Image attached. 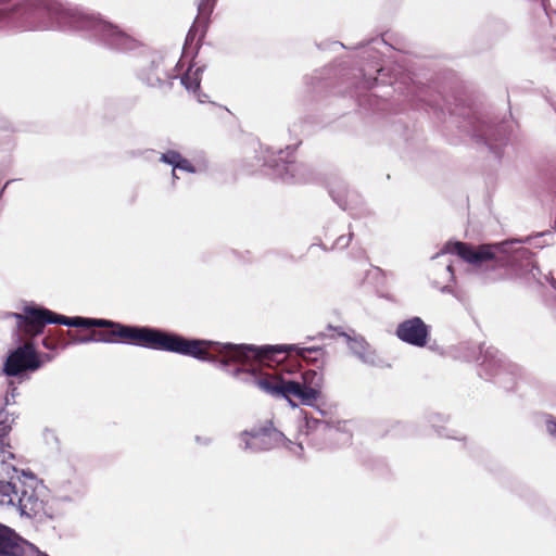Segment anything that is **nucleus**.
Returning a JSON list of instances; mask_svg holds the SVG:
<instances>
[{
	"instance_id": "nucleus-1",
	"label": "nucleus",
	"mask_w": 556,
	"mask_h": 556,
	"mask_svg": "<svg viewBox=\"0 0 556 556\" xmlns=\"http://www.w3.org/2000/svg\"><path fill=\"white\" fill-rule=\"evenodd\" d=\"M201 342L198 346L199 356L192 358L213 364L229 376L245 384L257 387L274 399L286 400L292 407L298 406L292 399L299 400L300 404L305 406L314 405L321 383L320 372H307L306 376H301L302 381H298L286 379L283 372L261 375L260 369L254 366V363H280L286 358L280 357L286 346L222 343L206 339H201Z\"/></svg>"
},
{
	"instance_id": "nucleus-2",
	"label": "nucleus",
	"mask_w": 556,
	"mask_h": 556,
	"mask_svg": "<svg viewBox=\"0 0 556 556\" xmlns=\"http://www.w3.org/2000/svg\"><path fill=\"white\" fill-rule=\"evenodd\" d=\"M15 31H78L84 37L116 51L135 49L136 40L118 26L60 0H0V29Z\"/></svg>"
},
{
	"instance_id": "nucleus-3",
	"label": "nucleus",
	"mask_w": 556,
	"mask_h": 556,
	"mask_svg": "<svg viewBox=\"0 0 556 556\" xmlns=\"http://www.w3.org/2000/svg\"><path fill=\"white\" fill-rule=\"evenodd\" d=\"M122 343L148 350L175 353L184 356H199L198 346L201 339L187 338L179 333L161 328L123 324L121 328Z\"/></svg>"
},
{
	"instance_id": "nucleus-4",
	"label": "nucleus",
	"mask_w": 556,
	"mask_h": 556,
	"mask_svg": "<svg viewBox=\"0 0 556 556\" xmlns=\"http://www.w3.org/2000/svg\"><path fill=\"white\" fill-rule=\"evenodd\" d=\"M383 45L386 46L387 42L383 38H375L370 40L365 46H362L364 48L363 50V56L370 59L372 63L375 64V72L378 74L376 77L368 76L367 72L365 70H361V80L356 85V89H365L370 90L375 87H378L380 85L383 86H390L394 87L395 91H399L400 93L405 94L412 102H416V104L421 103L422 108H430L434 111H441L444 113V108L441 106L437 100H429L427 99L429 94L428 88L425 87H417L415 85H412L407 87L406 91L402 88L403 83L397 80V77L394 76V79L389 75V70L386 65H379L380 61V53L377 50L376 46Z\"/></svg>"
},
{
	"instance_id": "nucleus-5",
	"label": "nucleus",
	"mask_w": 556,
	"mask_h": 556,
	"mask_svg": "<svg viewBox=\"0 0 556 556\" xmlns=\"http://www.w3.org/2000/svg\"><path fill=\"white\" fill-rule=\"evenodd\" d=\"M529 241L530 238L527 237L523 240H507L494 244H482L477 249L467 242L447 241L434 257H438L441 254H453L459 256L462 260L469 264L480 266L485 262L494 260L496 252H498L507 254L505 263L514 264L518 261L530 260L532 255L530 250L523 247L515 248L516 244Z\"/></svg>"
},
{
	"instance_id": "nucleus-6",
	"label": "nucleus",
	"mask_w": 556,
	"mask_h": 556,
	"mask_svg": "<svg viewBox=\"0 0 556 556\" xmlns=\"http://www.w3.org/2000/svg\"><path fill=\"white\" fill-rule=\"evenodd\" d=\"M458 127L476 142L483 143L498 159L508 142L509 129L506 122L494 121L471 110L462 117Z\"/></svg>"
},
{
	"instance_id": "nucleus-7",
	"label": "nucleus",
	"mask_w": 556,
	"mask_h": 556,
	"mask_svg": "<svg viewBox=\"0 0 556 556\" xmlns=\"http://www.w3.org/2000/svg\"><path fill=\"white\" fill-rule=\"evenodd\" d=\"M296 144H289L285 149L275 150L271 147L265 149L263 155V165L267 168V174L274 179H279L287 184H306L315 179V173L312 167L305 163L296 162L292 154Z\"/></svg>"
},
{
	"instance_id": "nucleus-8",
	"label": "nucleus",
	"mask_w": 556,
	"mask_h": 556,
	"mask_svg": "<svg viewBox=\"0 0 556 556\" xmlns=\"http://www.w3.org/2000/svg\"><path fill=\"white\" fill-rule=\"evenodd\" d=\"M16 320L17 330L25 337L36 338L43 333L47 325L56 324V313L40 305L28 304L23 313H9Z\"/></svg>"
},
{
	"instance_id": "nucleus-9",
	"label": "nucleus",
	"mask_w": 556,
	"mask_h": 556,
	"mask_svg": "<svg viewBox=\"0 0 556 556\" xmlns=\"http://www.w3.org/2000/svg\"><path fill=\"white\" fill-rule=\"evenodd\" d=\"M43 366L39 353L33 342H26L10 350L2 367L7 377H23L27 372H35Z\"/></svg>"
},
{
	"instance_id": "nucleus-10",
	"label": "nucleus",
	"mask_w": 556,
	"mask_h": 556,
	"mask_svg": "<svg viewBox=\"0 0 556 556\" xmlns=\"http://www.w3.org/2000/svg\"><path fill=\"white\" fill-rule=\"evenodd\" d=\"M274 346H286L287 349L281 351V355L294 352L299 358L303 359L307 365H312L314 367L309 369L300 370L299 372L287 371V374H285L286 379H294L298 381H302L301 376H306L307 372H320L321 383L318 387V393L316 394L317 400L321 393V388L324 384L323 370L328 359L327 351L321 346H299L298 344H275Z\"/></svg>"
},
{
	"instance_id": "nucleus-11",
	"label": "nucleus",
	"mask_w": 556,
	"mask_h": 556,
	"mask_svg": "<svg viewBox=\"0 0 556 556\" xmlns=\"http://www.w3.org/2000/svg\"><path fill=\"white\" fill-rule=\"evenodd\" d=\"M22 476L24 479L17 477L18 490L15 506L22 517L33 519L43 509V503L36 491L38 479L31 471H22Z\"/></svg>"
},
{
	"instance_id": "nucleus-12",
	"label": "nucleus",
	"mask_w": 556,
	"mask_h": 556,
	"mask_svg": "<svg viewBox=\"0 0 556 556\" xmlns=\"http://www.w3.org/2000/svg\"><path fill=\"white\" fill-rule=\"evenodd\" d=\"M241 437H250V439L244 440L243 448L253 453L267 452L283 443L293 445V443L288 440L281 431L277 430L273 426L271 421H267L264 426L254 428L250 431L245 430L241 433Z\"/></svg>"
},
{
	"instance_id": "nucleus-13",
	"label": "nucleus",
	"mask_w": 556,
	"mask_h": 556,
	"mask_svg": "<svg viewBox=\"0 0 556 556\" xmlns=\"http://www.w3.org/2000/svg\"><path fill=\"white\" fill-rule=\"evenodd\" d=\"M300 432L305 434L308 439V443L318 450L324 448L329 440L340 435L341 432L330 420L320 419L305 414L304 426L300 427ZM346 441L350 440V435L342 433Z\"/></svg>"
},
{
	"instance_id": "nucleus-14",
	"label": "nucleus",
	"mask_w": 556,
	"mask_h": 556,
	"mask_svg": "<svg viewBox=\"0 0 556 556\" xmlns=\"http://www.w3.org/2000/svg\"><path fill=\"white\" fill-rule=\"evenodd\" d=\"M138 78L148 87L168 91L172 89L174 80L177 79L178 76L165 67L162 56L154 55L139 70Z\"/></svg>"
},
{
	"instance_id": "nucleus-15",
	"label": "nucleus",
	"mask_w": 556,
	"mask_h": 556,
	"mask_svg": "<svg viewBox=\"0 0 556 556\" xmlns=\"http://www.w3.org/2000/svg\"><path fill=\"white\" fill-rule=\"evenodd\" d=\"M395 336L404 343L424 348L428 343L430 328L420 317L415 316L401 321L396 326Z\"/></svg>"
},
{
	"instance_id": "nucleus-16",
	"label": "nucleus",
	"mask_w": 556,
	"mask_h": 556,
	"mask_svg": "<svg viewBox=\"0 0 556 556\" xmlns=\"http://www.w3.org/2000/svg\"><path fill=\"white\" fill-rule=\"evenodd\" d=\"M478 375L485 380L496 379L500 382L503 376H511L504 364L502 354L493 346L485 348L478 362ZM509 381L513 383V377H509Z\"/></svg>"
},
{
	"instance_id": "nucleus-17",
	"label": "nucleus",
	"mask_w": 556,
	"mask_h": 556,
	"mask_svg": "<svg viewBox=\"0 0 556 556\" xmlns=\"http://www.w3.org/2000/svg\"><path fill=\"white\" fill-rule=\"evenodd\" d=\"M328 329L336 331L339 337L344 338L351 353L362 363L371 366L376 365V351L363 336L355 333L354 330H352L351 333L345 332L341 327L331 325L328 326Z\"/></svg>"
},
{
	"instance_id": "nucleus-18",
	"label": "nucleus",
	"mask_w": 556,
	"mask_h": 556,
	"mask_svg": "<svg viewBox=\"0 0 556 556\" xmlns=\"http://www.w3.org/2000/svg\"><path fill=\"white\" fill-rule=\"evenodd\" d=\"M26 541L13 529L0 523V555L1 556H24V544Z\"/></svg>"
},
{
	"instance_id": "nucleus-19",
	"label": "nucleus",
	"mask_w": 556,
	"mask_h": 556,
	"mask_svg": "<svg viewBox=\"0 0 556 556\" xmlns=\"http://www.w3.org/2000/svg\"><path fill=\"white\" fill-rule=\"evenodd\" d=\"M96 328L101 329L94 331L96 342L109 344L122 343L123 333H121V328H123V323L99 318Z\"/></svg>"
},
{
	"instance_id": "nucleus-20",
	"label": "nucleus",
	"mask_w": 556,
	"mask_h": 556,
	"mask_svg": "<svg viewBox=\"0 0 556 556\" xmlns=\"http://www.w3.org/2000/svg\"><path fill=\"white\" fill-rule=\"evenodd\" d=\"M329 194L344 211L350 210L352 204H356L359 200V195L356 192L351 191L343 181H336L331 184Z\"/></svg>"
},
{
	"instance_id": "nucleus-21",
	"label": "nucleus",
	"mask_w": 556,
	"mask_h": 556,
	"mask_svg": "<svg viewBox=\"0 0 556 556\" xmlns=\"http://www.w3.org/2000/svg\"><path fill=\"white\" fill-rule=\"evenodd\" d=\"M204 71V66H199L193 70V65H190L187 72L180 76V84L188 90L197 96L200 103L207 102V94L200 91L201 74Z\"/></svg>"
},
{
	"instance_id": "nucleus-22",
	"label": "nucleus",
	"mask_w": 556,
	"mask_h": 556,
	"mask_svg": "<svg viewBox=\"0 0 556 556\" xmlns=\"http://www.w3.org/2000/svg\"><path fill=\"white\" fill-rule=\"evenodd\" d=\"M215 2L212 0H201L198 5V16L195 18V22H199V24L202 27L199 40L197 42V50L199 49L200 41L204 38L206 29L208 27V22L211 14L213 13Z\"/></svg>"
},
{
	"instance_id": "nucleus-23",
	"label": "nucleus",
	"mask_w": 556,
	"mask_h": 556,
	"mask_svg": "<svg viewBox=\"0 0 556 556\" xmlns=\"http://www.w3.org/2000/svg\"><path fill=\"white\" fill-rule=\"evenodd\" d=\"M485 348L472 341L459 343L457 346L458 356L466 362H479Z\"/></svg>"
},
{
	"instance_id": "nucleus-24",
	"label": "nucleus",
	"mask_w": 556,
	"mask_h": 556,
	"mask_svg": "<svg viewBox=\"0 0 556 556\" xmlns=\"http://www.w3.org/2000/svg\"><path fill=\"white\" fill-rule=\"evenodd\" d=\"M98 319L99 318L84 317V316L67 317V316L56 313V324L55 325H62V326L74 327V328H83V329H91V328H96Z\"/></svg>"
},
{
	"instance_id": "nucleus-25",
	"label": "nucleus",
	"mask_w": 556,
	"mask_h": 556,
	"mask_svg": "<svg viewBox=\"0 0 556 556\" xmlns=\"http://www.w3.org/2000/svg\"><path fill=\"white\" fill-rule=\"evenodd\" d=\"M15 128L4 116H0V151L11 152L14 148L12 132Z\"/></svg>"
},
{
	"instance_id": "nucleus-26",
	"label": "nucleus",
	"mask_w": 556,
	"mask_h": 556,
	"mask_svg": "<svg viewBox=\"0 0 556 556\" xmlns=\"http://www.w3.org/2000/svg\"><path fill=\"white\" fill-rule=\"evenodd\" d=\"M18 481L0 480V505L15 506Z\"/></svg>"
},
{
	"instance_id": "nucleus-27",
	"label": "nucleus",
	"mask_w": 556,
	"mask_h": 556,
	"mask_svg": "<svg viewBox=\"0 0 556 556\" xmlns=\"http://www.w3.org/2000/svg\"><path fill=\"white\" fill-rule=\"evenodd\" d=\"M22 471L24 470H18L15 466L9 464L7 460H0V480L17 482V477L24 479Z\"/></svg>"
},
{
	"instance_id": "nucleus-28",
	"label": "nucleus",
	"mask_w": 556,
	"mask_h": 556,
	"mask_svg": "<svg viewBox=\"0 0 556 556\" xmlns=\"http://www.w3.org/2000/svg\"><path fill=\"white\" fill-rule=\"evenodd\" d=\"M16 419L14 414H11L7 410V407L2 406L0 408V431L10 432L12 430V426Z\"/></svg>"
},
{
	"instance_id": "nucleus-29",
	"label": "nucleus",
	"mask_w": 556,
	"mask_h": 556,
	"mask_svg": "<svg viewBox=\"0 0 556 556\" xmlns=\"http://www.w3.org/2000/svg\"><path fill=\"white\" fill-rule=\"evenodd\" d=\"M353 238V232L350 231L348 235H341L339 236L336 241L333 242V244L331 245V248H327L326 245H324L323 243H320L319 245L325 250V251H330V250H334V249H345L349 247L351 240Z\"/></svg>"
},
{
	"instance_id": "nucleus-30",
	"label": "nucleus",
	"mask_w": 556,
	"mask_h": 556,
	"mask_svg": "<svg viewBox=\"0 0 556 556\" xmlns=\"http://www.w3.org/2000/svg\"><path fill=\"white\" fill-rule=\"evenodd\" d=\"M202 30V27L201 25L199 24V22H195L192 24V26L190 27L187 36H186V40H185V45H184V48H182V53L184 54H187L188 53V49L189 47L193 43L198 33L200 31L201 33Z\"/></svg>"
},
{
	"instance_id": "nucleus-31",
	"label": "nucleus",
	"mask_w": 556,
	"mask_h": 556,
	"mask_svg": "<svg viewBox=\"0 0 556 556\" xmlns=\"http://www.w3.org/2000/svg\"><path fill=\"white\" fill-rule=\"evenodd\" d=\"M180 157L181 154L178 151L167 150L166 152L161 154L160 161L162 163L170 165L174 169H176V166Z\"/></svg>"
},
{
	"instance_id": "nucleus-32",
	"label": "nucleus",
	"mask_w": 556,
	"mask_h": 556,
	"mask_svg": "<svg viewBox=\"0 0 556 556\" xmlns=\"http://www.w3.org/2000/svg\"><path fill=\"white\" fill-rule=\"evenodd\" d=\"M20 394L18 392V389L17 387L15 386V383L13 381H10L9 382V386H8V391H7V394L4 396V401H3V405L4 407L9 406V405H13L15 404V397Z\"/></svg>"
},
{
	"instance_id": "nucleus-33",
	"label": "nucleus",
	"mask_w": 556,
	"mask_h": 556,
	"mask_svg": "<svg viewBox=\"0 0 556 556\" xmlns=\"http://www.w3.org/2000/svg\"><path fill=\"white\" fill-rule=\"evenodd\" d=\"M90 342H96L94 331L91 332L90 334H86V336L74 334L70 342H66L63 344V348H65L70 344H86V343H90Z\"/></svg>"
},
{
	"instance_id": "nucleus-34",
	"label": "nucleus",
	"mask_w": 556,
	"mask_h": 556,
	"mask_svg": "<svg viewBox=\"0 0 556 556\" xmlns=\"http://www.w3.org/2000/svg\"><path fill=\"white\" fill-rule=\"evenodd\" d=\"M176 169L184 170V172H187L190 174L197 173L195 166L192 165L191 162L189 160H187L186 157H184L182 155L178 161Z\"/></svg>"
},
{
	"instance_id": "nucleus-35",
	"label": "nucleus",
	"mask_w": 556,
	"mask_h": 556,
	"mask_svg": "<svg viewBox=\"0 0 556 556\" xmlns=\"http://www.w3.org/2000/svg\"><path fill=\"white\" fill-rule=\"evenodd\" d=\"M41 344L45 349L50 350V351L56 350V348L59 346V344L56 342L52 341L49 338H43L41 341Z\"/></svg>"
},
{
	"instance_id": "nucleus-36",
	"label": "nucleus",
	"mask_w": 556,
	"mask_h": 556,
	"mask_svg": "<svg viewBox=\"0 0 556 556\" xmlns=\"http://www.w3.org/2000/svg\"><path fill=\"white\" fill-rule=\"evenodd\" d=\"M433 427L435 428V431L437 433L440 435V437H445V438H451V439H458L456 435H452L446 428L444 427H437L434 424H433Z\"/></svg>"
},
{
	"instance_id": "nucleus-37",
	"label": "nucleus",
	"mask_w": 556,
	"mask_h": 556,
	"mask_svg": "<svg viewBox=\"0 0 556 556\" xmlns=\"http://www.w3.org/2000/svg\"><path fill=\"white\" fill-rule=\"evenodd\" d=\"M546 429L552 437L556 438V420H547Z\"/></svg>"
},
{
	"instance_id": "nucleus-38",
	"label": "nucleus",
	"mask_w": 556,
	"mask_h": 556,
	"mask_svg": "<svg viewBox=\"0 0 556 556\" xmlns=\"http://www.w3.org/2000/svg\"><path fill=\"white\" fill-rule=\"evenodd\" d=\"M10 432L0 431V448H3L5 446L10 447V444L8 442V435Z\"/></svg>"
},
{
	"instance_id": "nucleus-39",
	"label": "nucleus",
	"mask_w": 556,
	"mask_h": 556,
	"mask_svg": "<svg viewBox=\"0 0 556 556\" xmlns=\"http://www.w3.org/2000/svg\"><path fill=\"white\" fill-rule=\"evenodd\" d=\"M15 457V455L10 452V451H5L4 447L1 448L0 451V460H9V459H13Z\"/></svg>"
},
{
	"instance_id": "nucleus-40",
	"label": "nucleus",
	"mask_w": 556,
	"mask_h": 556,
	"mask_svg": "<svg viewBox=\"0 0 556 556\" xmlns=\"http://www.w3.org/2000/svg\"><path fill=\"white\" fill-rule=\"evenodd\" d=\"M195 442L201 445H208V444H211L212 440L207 437L197 435Z\"/></svg>"
},
{
	"instance_id": "nucleus-41",
	"label": "nucleus",
	"mask_w": 556,
	"mask_h": 556,
	"mask_svg": "<svg viewBox=\"0 0 556 556\" xmlns=\"http://www.w3.org/2000/svg\"><path fill=\"white\" fill-rule=\"evenodd\" d=\"M371 96L372 94H369L368 97L366 96V97L362 98L359 94H357V97H358V99H357L358 104L361 106H363V105H365V102L368 101L369 102V106H371L372 105L371 102H370L371 101Z\"/></svg>"
},
{
	"instance_id": "nucleus-42",
	"label": "nucleus",
	"mask_w": 556,
	"mask_h": 556,
	"mask_svg": "<svg viewBox=\"0 0 556 556\" xmlns=\"http://www.w3.org/2000/svg\"><path fill=\"white\" fill-rule=\"evenodd\" d=\"M39 355H40L41 359L43 361V364L51 362L54 357L52 354H49V353H42Z\"/></svg>"
},
{
	"instance_id": "nucleus-43",
	"label": "nucleus",
	"mask_w": 556,
	"mask_h": 556,
	"mask_svg": "<svg viewBox=\"0 0 556 556\" xmlns=\"http://www.w3.org/2000/svg\"><path fill=\"white\" fill-rule=\"evenodd\" d=\"M292 451H293V453H294L295 455L301 456V455H302V452H303V445H302V443H301V442H300V443H298V444H296V446H295V448H294V450H292Z\"/></svg>"
},
{
	"instance_id": "nucleus-44",
	"label": "nucleus",
	"mask_w": 556,
	"mask_h": 556,
	"mask_svg": "<svg viewBox=\"0 0 556 556\" xmlns=\"http://www.w3.org/2000/svg\"><path fill=\"white\" fill-rule=\"evenodd\" d=\"M326 338V334L324 332H318L315 337H309L308 339L309 340H315V339H324Z\"/></svg>"
},
{
	"instance_id": "nucleus-45",
	"label": "nucleus",
	"mask_w": 556,
	"mask_h": 556,
	"mask_svg": "<svg viewBox=\"0 0 556 556\" xmlns=\"http://www.w3.org/2000/svg\"><path fill=\"white\" fill-rule=\"evenodd\" d=\"M446 270L451 274V277L453 278L454 277V269H453V265L452 264H448L446 266Z\"/></svg>"
},
{
	"instance_id": "nucleus-46",
	"label": "nucleus",
	"mask_w": 556,
	"mask_h": 556,
	"mask_svg": "<svg viewBox=\"0 0 556 556\" xmlns=\"http://www.w3.org/2000/svg\"><path fill=\"white\" fill-rule=\"evenodd\" d=\"M172 178H173V184H175V181L178 179V176L176 175V169H174V168L172 170Z\"/></svg>"
},
{
	"instance_id": "nucleus-47",
	"label": "nucleus",
	"mask_w": 556,
	"mask_h": 556,
	"mask_svg": "<svg viewBox=\"0 0 556 556\" xmlns=\"http://www.w3.org/2000/svg\"><path fill=\"white\" fill-rule=\"evenodd\" d=\"M446 110L448 111V113H450V115H451V116H453V115H456V114H457V113H456V111H455V110H453V109H451V108H447Z\"/></svg>"
},
{
	"instance_id": "nucleus-48",
	"label": "nucleus",
	"mask_w": 556,
	"mask_h": 556,
	"mask_svg": "<svg viewBox=\"0 0 556 556\" xmlns=\"http://www.w3.org/2000/svg\"><path fill=\"white\" fill-rule=\"evenodd\" d=\"M332 45L340 46V47H342L344 49L346 48L342 42H339V41H334Z\"/></svg>"
},
{
	"instance_id": "nucleus-49",
	"label": "nucleus",
	"mask_w": 556,
	"mask_h": 556,
	"mask_svg": "<svg viewBox=\"0 0 556 556\" xmlns=\"http://www.w3.org/2000/svg\"><path fill=\"white\" fill-rule=\"evenodd\" d=\"M317 412L323 416L325 417L327 415V413L320 408H317Z\"/></svg>"
},
{
	"instance_id": "nucleus-50",
	"label": "nucleus",
	"mask_w": 556,
	"mask_h": 556,
	"mask_svg": "<svg viewBox=\"0 0 556 556\" xmlns=\"http://www.w3.org/2000/svg\"><path fill=\"white\" fill-rule=\"evenodd\" d=\"M546 235H549V232H541V233H539V235H538V237H539V238H542V237H544V236H546Z\"/></svg>"
},
{
	"instance_id": "nucleus-51",
	"label": "nucleus",
	"mask_w": 556,
	"mask_h": 556,
	"mask_svg": "<svg viewBox=\"0 0 556 556\" xmlns=\"http://www.w3.org/2000/svg\"><path fill=\"white\" fill-rule=\"evenodd\" d=\"M241 258H242L243 261L249 260L245 255H241Z\"/></svg>"
},
{
	"instance_id": "nucleus-52",
	"label": "nucleus",
	"mask_w": 556,
	"mask_h": 556,
	"mask_svg": "<svg viewBox=\"0 0 556 556\" xmlns=\"http://www.w3.org/2000/svg\"><path fill=\"white\" fill-rule=\"evenodd\" d=\"M45 556H49V555H45Z\"/></svg>"
}]
</instances>
